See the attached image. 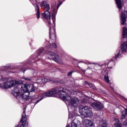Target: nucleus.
<instances>
[{
	"label": "nucleus",
	"instance_id": "obj_1",
	"mask_svg": "<svg viewBox=\"0 0 127 127\" xmlns=\"http://www.w3.org/2000/svg\"><path fill=\"white\" fill-rule=\"evenodd\" d=\"M59 97L63 101L68 102L69 105H71L73 107H77L79 103V99L76 97H72L68 94H60Z\"/></svg>",
	"mask_w": 127,
	"mask_h": 127
},
{
	"label": "nucleus",
	"instance_id": "obj_2",
	"mask_svg": "<svg viewBox=\"0 0 127 127\" xmlns=\"http://www.w3.org/2000/svg\"><path fill=\"white\" fill-rule=\"evenodd\" d=\"M41 7L44 6L46 10L41 14V18L43 19H50V17H51V14L48 10L50 9V7L49 6V4H47V2L46 1H42L40 3Z\"/></svg>",
	"mask_w": 127,
	"mask_h": 127
},
{
	"label": "nucleus",
	"instance_id": "obj_3",
	"mask_svg": "<svg viewBox=\"0 0 127 127\" xmlns=\"http://www.w3.org/2000/svg\"><path fill=\"white\" fill-rule=\"evenodd\" d=\"M22 81L18 80H11L9 81H6L3 83L0 84V88L2 89H8L13 87L14 85H18L21 84Z\"/></svg>",
	"mask_w": 127,
	"mask_h": 127
},
{
	"label": "nucleus",
	"instance_id": "obj_4",
	"mask_svg": "<svg viewBox=\"0 0 127 127\" xmlns=\"http://www.w3.org/2000/svg\"><path fill=\"white\" fill-rule=\"evenodd\" d=\"M116 3L118 8L120 9V11L121 12V24L125 25L127 21V10L125 11L124 13L122 12V1L121 0H116Z\"/></svg>",
	"mask_w": 127,
	"mask_h": 127
},
{
	"label": "nucleus",
	"instance_id": "obj_5",
	"mask_svg": "<svg viewBox=\"0 0 127 127\" xmlns=\"http://www.w3.org/2000/svg\"><path fill=\"white\" fill-rule=\"evenodd\" d=\"M127 42H124L121 45V49L116 52V54H115V56H113V58L111 59L112 61H115L116 59H118V57L120 56V55H122V53L124 52H127Z\"/></svg>",
	"mask_w": 127,
	"mask_h": 127
},
{
	"label": "nucleus",
	"instance_id": "obj_6",
	"mask_svg": "<svg viewBox=\"0 0 127 127\" xmlns=\"http://www.w3.org/2000/svg\"><path fill=\"white\" fill-rule=\"evenodd\" d=\"M47 55H49V59H53L57 63L60 64L61 63V62H60L59 56L56 55L55 53L52 52H47Z\"/></svg>",
	"mask_w": 127,
	"mask_h": 127
},
{
	"label": "nucleus",
	"instance_id": "obj_7",
	"mask_svg": "<svg viewBox=\"0 0 127 127\" xmlns=\"http://www.w3.org/2000/svg\"><path fill=\"white\" fill-rule=\"evenodd\" d=\"M91 106L96 110H102L104 108L103 104L100 102H93L91 103Z\"/></svg>",
	"mask_w": 127,
	"mask_h": 127
},
{
	"label": "nucleus",
	"instance_id": "obj_8",
	"mask_svg": "<svg viewBox=\"0 0 127 127\" xmlns=\"http://www.w3.org/2000/svg\"><path fill=\"white\" fill-rule=\"evenodd\" d=\"M82 112H84L87 116H92L93 114L92 109L88 106H84L82 108Z\"/></svg>",
	"mask_w": 127,
	"mask_h": 127
},
{
	"label": "nucleus",
	"instance_id": "obj_9",
	"mask_svg": "<svg viewBox=\"0 0 127 127\" xmlns=\"http://www.w3.org/2000/svg\"><path fill=\"white\" fill-rule=\"evenodd\" d=\"M81 126V122L78 120L77 119H74L71 122V127H80Z\"/></svg>",
	"mask_w": 127,
	"mask_h": 127
},
{
	"label": "nucleus",
	"instance_id": "obj_10",
	"mask_svg": "<svg viewBox=\"0 0 127 127\" xmlns=\"http://www.w3.org/2000/svg\"><path fill=\"white\" fill-rule=\"evenodd\" d=\"M30 1L33 4L34 6L36 8V9L37 10V19H39V18H40V11H39V6L38 5V4L33 3V2H32V0H30Z\"/></svg>",
	"mask_w": 127,
	"mask_h": 127
},
{
	"label": "nucleus",
	"instance_id": "obj_11",
	"mask_svg": "<svg viewBox=\"0 0 127 127\" xmlns=\"http://www.w3.org/2000/svg\"><path fill=\"white\" fill-rule=\"evenodd\" d=\"M19 91H20V88H19V87H15L12 91V94L13 96H14V97H18V96L20 95Z\"/></svg>",
	"mask_w": 127,
	"mask_h": 127
},
{
	"label": "nucleus",
	"instance_id": "obj_12",
	"mask_svg": "<svg viewBox=\"0 0 127 127\" xmlns=\"http://www.w3.org/2000/svg\"><path fill=\"white\" fill-rule=\"evenodd\" d=\"M21 97L24 101H28L30 99V96H29V93L28 92H24L21 95Z\"/></svg>",
	"mask_w": 127,
	"mask_h": 127
},
{
	"label": "nucleus",
	"instance_id": "obj_13",
	"mask_svg": "<svg viewBox=\"0 0 127 127\" xmlns=\"http://www.w3.org/2000/svg\"><path fill=\"white\" fill-rule=\"evenodd\" d=\"M108 126V123L106 120L102 119L99 122V127H107Z\"/></svg>",
	"mask_w": 127,
	"mask_h": 127
},
{
	"label": "nucleus",
	"instance_id": "obj_14",
	"mask_svg": "<svg viewBox=\"0 0 127 127\" xmlns=\"http://www.w3.org/2000/svg\"><path fill=\"white\" fill-rule=\"evenodd\" d=\"M84 124L86 126V127H93V122L90 120L85 119L84 120Z\"/></svg>",
	"mask_w": 127,
	"mask_h": 127
},
{
	"label": "nucleus",
	"instance_id": "obj_15",
	"mask_svg": "<svg viewBox=\"0 0 127 127\" xmlns=\"http://www.w3.org/2000/svg\"><path fill=\"white\" fill-rule=\"evenodd\" d=\"M35 91V87L33 84H28V92H34Z\"/></svg>",
	"mask_w": 127,
	"mask_h": 127
},
{
	"label": "nucleus",
	"instance_id": "obj_16",
	"mask_svg": "<svg viewBox=\"0 0 127 127\" xmlns=\"http://www.w3.org/2000/svg\"><path fill=\"white\" fill-rule=\"evenodd\" d=\"M56 94H58L57 89L52 90L49 92V96L50 97H54L55 95H56Z\"/></svg>",
	"mask_w": 127,
	"mask_h": 127
},
{
	"label": "nucleus",
	"instance_id": "obj_17",
	"mask_svg": "<svg viewBox=\"0 0 127 127\" xmlns=\"http://www.w3.org/2000/svg\"><path fill=\"white\" fill-rule=\"evenodd\" d=\"M28 88V84H22L21 86V89L24 92H27Z\"/></svg>",
	"mask_w": 127,
	"mask_h": 127
},
{
	"label": "nucleus",
	"instance_id": "obj_18",
	"mask_svg": "<svg viewBox=\"0 0 127 127\" xmlns=\"http://www.w3.org/2000/svg\"><path fill=\"white\" fill-rule=\"evenodd\" d=\"M26 115H25V108H24L23 113L22 114V119L21 122H23V123H24L25 121H26Z\"/></svg>",
	"mask_w": 127,
	"mask_h": 127
},
{
	"label": "nucleus",
	"instance_id": "obj_19",
	"mask_svg": "<svg viewBox=\"0 0 127 127\" xmlns=\"http://www.w3.org/2000/svg\"><path fill=\"white\" fill-rule=\"evenodd\" d=\"M116 122L114 124V126L115 127H122V124H121V122H120V120H119V119H117L116 120Z\"/></svg>",
	"mask_w": 127,
	"mask_h": 127
},
{
	"label": "nucleus",
	"instance_id": "obj_20",
	"mask_svg": "<svg viewBox=\"0 0 127 127\" xmlns=\"http://www.w3.org/2000/svg\"><path fill=\"white\" fill-rule=\"evenodd\" d=\"M56 90L57 91L58 94V93H65V91H64V88L63 87L56 88Z\"/></svg>",
	"mask_w": 127,
	"mask_h": 127
},
{
	"label": "nucleus",
	"instance_id": "obj_21",
	"mask_svg": "<svg viewBox=\"0 0 127 127\" xmlns=\"http://www.w3.org/2000/svg\"><path fill=\"white\" fill-rule=\"evenodd\" d=\"M123 34L124 38L127 37V29L123 28Z\"/></svg>",
	"mask_w": 127,
	"mask_h": 127
},
{
	"label": "nucleus",
	"instance_id": "obj_22",
	"mask_svg": "<svg viewBox=\"0 0 127 127\" xmlns=\"http://www.w3.org/2000/svg\"><path fill=\"white\" fill-rule=\"evenodd\" d=\"M47 97H50L49 92H46V93H44L42 94V99H44L45 98H47Z\"/></svg>",
	"mask_w": 127,
	"mask_h": 127
},
{
	"label": "nucleus",
	"instance_id": "obj_23",
	"mask_svg": "<svg viewBox=\"0 0 127 127\" xmlns=\"http://www.w3.org/2000/svg\"><path fill=\"white\" fill-rule=\"evenodd\" d=\"M127 115V113L126 111H123L122 112V116L121 117L122 120H124L125 118H126V116Z\"/></svg>",
	"mask_w": 127,
	"mask_h": 127
},
{
	"label": "nucleus",
	"instance_id": "obj_24",
	"mask_svg": "<svg viewBox=\"0 0 127 127\" xmlns=\"http://www.w3.org/2000/svg\"><path fill=\"white\" fill-rule=\"evenodd\" d=\"M41 83H46L48 82V79L45 77H42L41 78Z\"/></svg>",
	"mask_w": 127,
	"mask_h": 127
},
{
	"label": "nucleus",
	"instance_id": "obj_25",
	"mask_svg": "<svg viewBox=\"0 0 127 127\" xmlns=\"http://www.w3.org/2000/svg\"><path fill=\"white\" fill-rule=\"evenodd\" d=\"M51 29H50V37L52 39H54L56 38V36H55V34L51 35V31H50Z\"/></svg>",
	"mask_w": 127,
	"mask_h": 127
},
{
	"label": "nucleus",
	"instance_id": "obj_26",
	"mask_svg": "<svg viewBox=\"0 0 127 127\" xmlns=\"http://www.w3.org/2000/svg\"><path fill=\"white\" fill-rule=\"evenodd\" d=\"M104 79L107 82V83H110V80L109 79V76H105Z\"/></svg>",
	"mask_w": 127,
	"mask_h": 127
},
{
	"label": "nucleus",
	"instance_id": "obj_27",
	"mask_svg": "<svg viewBox=\"0 0 127 127\" xmlns=\"http://www.w3.org/2000/svg\"><path fill=\"white\" fill-rule=\"evenodd\" d=\"M44 50V48L40 49L38 50V53H39V54H41V53L43 52Z\"/></svg>",
	"mask_w": 127,
	"mask_h": 127
},
{
	"label": "nucleus",
	"instance_id": "obj_28",
	"mask_svg": "<svg viewBox=\"0 0 127 127\" xmlns=\"http://www.w3.org/2000/svg\"><path fill=\"white\" fill-rule=\"evenodd\" d=\"M0 81H5V78L1 75H0Z\"/></svg>",
	"mask_w": 127,
	"mask_h": 127
},
{
	"label": "nucleus",
	"instance_id": "obj_29",
	"mask_svg": "<svg viewBox=\"0 0 127 127\" xmlns=\"http://www.w3.org/2000/svg\"><path fill=\"white\" fill-rule=\"evenodd\" d=\"M23 79H24V80H25L26 81H30L31 80L30 78L25 77H23Z\"/></svg>",
	"mask_w": 127,
	"mask_h": 127
},
{
	"label": "nucleus",
	"instance_id": "obj_30",
	"mask_svg": "<svg viewBox=\"0 0 127 127\" xmlns=\"http://www.w3.org/2000/svg\"><path fill=\"white\" fill-rule=\"evenodd\" d=\"M52 46H53L54 48H56L57 47L56 44H55V43H53L52 44Z\"/></svg>",
	"mask_w": 127,
	"mask_h": 127
},
{
	"label": "nucleus",
	"instance_id": "obj_31",
	"mask_svg": "<svg viewBox=\"0 0 127 127\" xmlns=\"http://www.w3.org/2000/svg\"><path fill=\"white\" fill-rule=\"evenodd\" d=\"M72 73H73V71H69L68 74H67V75L68 76H72Z\"/></svg>",
	"mask_w": 127,
	"mask_h": 127
},
{
	"label": "nucleus",
	"instance_id": "obj_32",
	"mask_svg": "<svg viewBox=\"0 0 127 127\" xmlns=\"http://www.w3.org/2000/svg\"><path fill=\"white\" fill-rule=\"evenodd\" d=\"M124 126H127V121H125L123 122Z\"/></svg>",
	"mask_w": 127,
	"mask_h": 127
},
{
	"label": "nucleus",
	"instance_id": "obj_33",
	"mask_svg": "<svg viewBox=\"0 0 127 127\" xmlns=\"http://www.w3.org/2000/svg\"><path fill=\"white\" fill-rule=\"evenodd\" d=\"M88 86H89L90 88H92L93 87V84L92 83H88Z\"/></svg>",
	"mask_w": 127,
	"mask_h": 127
},
{
	"label": "nucleus",
	"instance_id": "obj_34",
	"mask_svg": "<svg viewBox=\"0 0 127 127\" xmlns=\"http://www.w3.org/2000/svg\"><path fill=\"white\" fill-rule=\"evenodd\" d=\"M84 84H85V85H88L89 82H87V81H85V82H84Z\"/></svg>",
	"mask_w": 127,
	"mask_h": 127
},
{
	"label": "nucleus",
	"instance_id": "obj_35",
	"mask_svg": "<svg viewBox=\"0 0 127 127\" xmlns=\"http://www.w3.org/2000/svg\"><path fill=\"white\" fill-rule=\"evenodd\" d=\"M40 100H37L36 102H35V104H37L38 103H39V101H40Z\"/></svg>",
	"mask_w": 127,
	"mask_h": 127
},
{
	"label": "nucleus",
	"instance_id": "obj_36",
	"mask_svg": "<svg viewBox=\"0 0 127 127\" xmlns=\"http://www.w3.org/2000/svg\"><path fill=\"white\" fill-rule=\"evenodd\" d=\"M20 127H24V125H23V123H22L20 126Z\"/></svg>",
	"mask_w": 127,
	"mask_h": 127
},
{
	"label": "nucleus",
	"instance_id": "obj_37",
	"mask_svg": "<svg viewBox=\"0 0 127 127\" xmlns=\"http://www.w3.org/2000/svg\"><path fill=\"white\" fill-rule=\"evenodd\" d=\"M123 112H126V113H127V108L125 110V111H124Z\"/></svg>",
	"mask_w": 127,
	"mask_h": 127
},
{
	"label": "nucleus",
	"instance_id": "obj_38",
	"mask_svg": "<svg viewBox=\"0 0 127 127\" xmlns=\"http://www.w3.org/2000/svg\"><path fill=\"white\" fill-rule=\"evenodd\" d=\"M48 23H49V25H50V24H51V22H49Z\"/></svg>",
	"mask_w": 127,
	"mask_h": 127
},
{
	"label": "nucleus",
	"instance_id": "obj_39",
	"mask_svg": "<svg viewBox=\"0 0 127 127\" xmlns=\"http://www.w3.org/2000/svg\"><path fill=\"white\" fill-rule=\"evenodd\" d=\"M123 99H125V100H126V101L127 100V98H125V97H123Z\"/></svg>",
	"mask_w": 127,
	"mask_h": 127
},
{
	"label": "nucleus",
	"instance_id": "obj_40",
	"mask_svg": "<svg viewBox=\"0 0 127 127\" xmlns=\"http://www.w3.org/2000/svg\"><path fill=\"white\" fill-rule=\"evenodd\" d=\"M66 127H70V126L69 125H67V126H66Z\"/></svg>",
	"mask_w": 127,
	"mask_h": 127
},
{
	"label": "nucleus",
	"instance_id": "obj_41",
	"mask_svg": "<svg viewBox=\"0 0 127 127\" xmlns=\"http://www.w3.org/2000/svg\"><path fill=\"white\" fill-rule=\"evenodd\" d=\"M92 64H95V63H92Z\"/></svg>",
	"mask_w": 127,
	"mask_h": 127
},
{
	"label": "nucleus",
	"instance_id": "obj_42",
	"mask_svg": "<svg viewBox=\"0 0 127 127\" xmlns=\"http://www.w3.org/2000/svg\"><path fill=\"white\" fill-rule=\"evenodd\" d=\"M89 64H92V63H89Z\"/></svg>",
	"mask_w": 127,
	"mask_h": 127
}]
</instances>
